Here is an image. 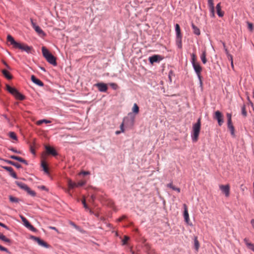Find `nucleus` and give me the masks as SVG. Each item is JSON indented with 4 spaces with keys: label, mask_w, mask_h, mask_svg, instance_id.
Returning a JSON list of instances; mask_svg holds the SVG:
<instances>
[{
    "label": "nucleus",
    "mask_w": 254,
    "mask_h": 254,
    "mask_svg": "<svg viewBox=\"0 0 254 254\" xmlns=\"http://www.w3.org/2000/svg\"><path fill=\"white\" fill-rule=\"evenodd\" d=\"M69 224L73 226L74 228H75L77 230H79V228L78 226H77L74 223H73V222H71V221H70L69 222Z\"/></svg>",
    "instance_id": "a18cd8bd"
},
{
    "label": "nucleus",
    "mask_w": 254,
    "mask_h": 254,
    "mask_svg": "<svg viewBox=\"0 0 254 254\" xmlns=\"http://www.w3.org/2000/svg\"><path fill=\"white\" fill-rule=\"evenodd\" d=\"M201 127L200 118L198 119L197 122L192 126V131L191 133V138L192 142H195L198 140Z\"/></svg>",
    "instance_id": "f257e3e1"
},
{
    "label": "nucleus",
    "mask_w": 254,
    "mask_h": 254,
    "mask_svg": "<svg viewBox=\"0 0 254 254\" xmlns=\"http://www.w3.org/2000/svg\"><path fill=\"white\" fill-rule=\"evenodd\" d=\"M13 166L15 167L17 169H19L22 167L21 165L15 162H14V164H13Z\"/></svg>",
    "instance_id": "8fccbe9b"
},
{
    "label": "nucleus",
    "mask_w": 254,
    "mask_h": 254,
    "mask_svg": "<svg viewBox=\"0 0 254 254\" xmlns=\"http://www.w3.org/2000/svg\"><path fill=\"white\" fill-rule=\"evenodd\" d=\"M2 72L4 76L8 79H11L12 78V76L10 74V73L5 69H3L2 70Z\"/></svg>",
    "instance_id": "bb28decb"
},
{
    "label": "nucleus",
    "mask_w": 254,
    "mask_h": 254,
    "mask_svg": "<svg viewBox=\"0 0 254 254\" xmlns=\"http://www.w3.org/2000/svg\"><path fill=\"white\" fill-rule=\"evenodd\" d=\"M206 52L204 51L201 55L200 56L201 60L203 64H205L206 63L207 60L206 58Z\"/></svg>",
    "instance_id": "a878e982"
},
{
    "label": "nucleus",
    "mask_w": 254,
    "mask_h": 254,
    "mask_svg": "<svg viewBox=\"0 0 254 254\" xmlns=\"http://www.w3.org/2000/svg\"><path fill=\"white\" fill-rule=\"evenodd\" d=\"M227 125H228V128L230 130V132H231V135L233 137H235V128H234V127L233 124H232V123H231L230 124H228Z\"/></svg>",
    "instance_id": "5701e85b"
},
{
    "label": "nucleus",
    "mask_w": 254,
    "mask_h": 254,
    "mask_svg": "<svg viewBox=\"0 0 254 254\" xmlns=\"http://www.w3.org/2000/svg\"><path fill=\"white\" fill-rule=\"evenodd\" d=\"M162 60L163 58L158 55H155L149 58V61L151 64L154 63H158Z\"/></svg>",
    "instance_id": "1a4fd4ad"
},
{
    "label": "nucleus",
    "mask_w": 254,
    "mask_h": 254,
    "mask_svg": "<svg viewBox=\"0 0 254 254\" xmlns=\"http://www.w3.org/2000/svg\"><path fill=\"white\" fill-rule=\"evenodd\" d=\"M214 118L217 120L219 126H221L224 123L223 115L219 111L215 112Z\"/></svg>",
    "instance_id": "423d86ee"
},
{
    "label": "nucleus",
    "mask_w": 254,
    "mask_h": 254,
    "mask_svg": "<svg viewBox=\"0 0 254 254\" xmlns=\"http://www.w3.org/2000/svg\"><path fill=\"white\" fill-rule=\"evenodd\" d=\"M0 250L1 251L5 252H6L7 253H9V252L8 251V250L6 248H4V247L0 246Z\"/></svg>",
    "instance_id": "49530a36"
},
{
    "label": "nucleus",
    "mask_w": 254,
    "mask_h": 254,
    "mask_svg": "<svg viewBox=\"0 0 254 254\" xmlns=\"http://www.w3.org/2000/svg\"><path fill=\"white\" fill-rule=\"evenodd\" d=\"M224 50H225V52L227 56H228L229 55H230V54H229V53L228 52V49L227 48H225Z\"/></svg>",
    "instance_id": "69168bd1"
},
{
    "label": "nucleus",
    "mask_w": 254,
    "mask_h": 254,
    "mask_svg": "<svg viewBox=\"0 0 254 254\" xmlns=\"http://www.w3.org/2000/svg\"><path fill=\"white\" fill-rule=\"evenodd\" d=\"M191 25L193 33L197 36L199 35L200 34V32L199 28L192 23Z\"/></svg>",
    "instance_id": "4be33fe9"
},
{
    "label": "nucleus",
    "mask_w": 254,
    "mask_h": 254,
    "mask_svg": "<svg viewBox=\"0 0 254 254\" xmlns=\"http://www.w3.org/2000/svg\"><path fill=\"white\" fill-rule=\"evenodd\" d=\"M49 229H52V230H55V231H56L57 232H58L57 229L56 227H55L50 226L49 227Z\"/></svg>",
    "instance_id": "680f3d73"
},
{
    "label": "nucleus",
    "mask_w": 254,
    "mask_h": 254,
    "mask_svg": "<svg viewBox=\"0 0 254 254\" xmlns=\"http://www.w3.org/2000/svg\"><path fill=\"white\" fill-rule=\"evenodd\" d=\"M190 56H191L190 62H191V64H196L197 63H196V57L195 54L192 53L190 55Z\"/></svg>",
    "instance_id": "c85d7f7f"
},
{
    "label": "nucleus",
    "mask_w": 254,
    "mask_h": 254,
    "mask_svg": "<svg viewBox=\"0 0 254 254\" xmlns=\"http://www.w3.org/2000/svg\"><path fill=\"white\" fill-rule=\"evenodd\" d=\"M242 110V114L244 116L246 117L247 115V111L246 110V106L245 104H243L241 107Z\"/></svg>",
    "instance_id": "c9c22d12"
},
{
    "label": "nucleus",
    "mask_w": 254,
    "mask_h": 254,
    "mask_svg": "<svg viewBox=\"0 0 254 254\" xmlns=\"http://www.w3.org/2000/svg\"><path fill=\"white\" fill-rule=\"evenodd\" d=\"M9 200L10 201V202H13V203H18L19 201L18 198H17L15 197H14L12 195H9Z\"/></svg>",
    "instance_id": "7c9ffc66"
},
{
    "label": "nucleus",
    "mask_w": 254,
    "mask_h": 254,
    "mask_svg": "<svg viewBox=\"0 0 254 254\" xmlns=\"http://www.w3.org/2000/svg\"><path fill=\"white\" fill-rule=\"evenodd\" d=\"M7 90L12 95H13L17 99L23 100L25 99V97L21 94L14 87H11L8 85H6Z\"/></svg>",
    "instance_id": "7ed1b4c3"
},
{
    "label": "nucleus",
    "mask_w": 254,
    "mask_h": 254,
    "mask_svg": "<svg viewBox=\"0 0 254 254\" xmlns=\"http://www.w3.org/2000/svg\"><path fill=\"white\" fill-rule=\"evenodd\" d=\"M16 157H17V156H15V155H11V156H10V158H11V159H13L16 160Z\"/></svg>",
    "instance_id": "338daca9"
},
{
    "label": "nucleus",
    "mask_w": 254,
    "mask_h": 254,
    "mask_svg": "<svg viewBox=\"0 0 254 254\" xmlns=\"http://www.w3.org/2000/svg\"><path fill=\"white\" fill-rule=\"evenodd\" d=\"M22 159H23L22 158L18 157V156H17L16 158V160H17V161H19L20 162H21Z\"/></svg>",
    "instance_id": "e2e57ef3"
},
{
    "label": "nucleus",
    "mask_w": 254,
    "mask_h": 254,
    "mask_svg": "<svg viewBox=\"0 0 254 254\" xmlns=\"http://www.w3.org/2000/svg\"><path fill=\"white\" fill-rule=\"evenodd\" d=\"M42 168H43V169L44 171L46 174H49V171H48V168H47V166H46V164H45V163H44V162H43V163H42Z\"/></svg>",
    "instance_id": "e433bc0d"
},
{
    "label": "nucleus",
    "mask_w": 254,
    "mask_h": 254,
    "mask_svg": "<svg viewBox=\"0 0 254 254\" xmlns=\"http://www.w3.org/2000/svg\"><path fill=\"white\" fill-rule=\"evenodd\" d=\"M173 182H171V183H170L169 184H167V187L168 188H170V189H172L173 188Z\"/></svg>",
    "instance_id": "4d7b16f0"
},
{
    "label": "nucleus",
    "mask_w": 254,
    "mask_h": 254,
    "mask_svg": "<svg viewBox=\"0 0 254 254\" xmlns=\"http://www.w3.org/2000/svg\"><path fill=\"white\" fill-rule=\"evenodd\" d=\"M30 195L32 196H35L36 195V193L34 191L32 190H30V189L28 187V190H26Z\"/></svg>",
    "instance_id": "58836bf2"
},
{
    "label": "nucleus",
    "mask_w": 254,
    "mask_h": 254,
    "mask_svg": "<svg viewBox=\"0 0 254 254\" xmlns=\"http://www.w3.org/2000/svg\"><path fill=\"white\" fill-rule=\"evenodd\" d=\"M227 118V124H230L232 122V115L230 113H227L226 114Z\"/></svg>",
    "instance_id": "4c0bfd02"
},
{
    "label": "nucleus",
    "mask_w": 254,
    "mask_h": 254,
    "mask_svg": "<svg viewBox=\"0 0 254 254\" xmlns=\"http://www.w3.org/2000/svg\"><path fill=\"white\" fill-rule=\"evenodd\" d=\"M22 163H24V164H25L26 165H28V163L27 162V161L26 160H25V159H23L21 161Z\"/></svg>",
    "instance_id": "052dcab7"
},
{
    "label": "nucleus",
    "mask_w": 254,
    "mask_h": 254,
    "mask_svg": "<svg viewBox=\"0 0 254 254\" xmlns=\"http://www.w3.org/2000/svg\"><path fill=\"white\" fill-rule=\"evenodd\" d=\"M248 28L250 30V31H253V25L252 23H250V22H248Z\"/></svg>",
    "instance_id": "de8ad7c7"
},
{
    "label": "nucleus",
    "mask_w": 254,
    "mask_h": 254,
    "mask_svg": "<svg viewBox=\"0 0 254 254\" xmlns=\"http://www.w3.org/2000/svg\"><path fill=\"white\" fill-rule=\"evenodd\" d=\"M110 85L114 90H116L118 88V85L115 83H111Z\"/></svg>",
    "instance_id": "79ce46f5"
},
{
    "label": "nucleus",
    "mask_w": 254,
    "mask_h": 254,
    "mask_svg": "<svg viewBox=\"0 0 254 254\" xmlns=\"http://www.w3.org/2000/svg\"><path fill=\"white\" fill-rule=\"evenodd\" d=\"M208 5L209 8L210 16L212 18L215 17V15L213 0H208Z\"/></svg>",
    "instance_id": "6e6552de"
},
{
    "label": "nucleus",
    "mask_w": 254,
    "mask_h": 254,
    "mask_svg": "<svg viewBox=\"0 0 254 254\" xmlns=\"http://www.w3.org/2000/svg\"><path fill=\"white\" fill-rule=\"evenodd\" d=\"M194 246L196 250H197L199 247V243L196 238L194 240Z\"/></svg>",
    "instance_id": "37998d69"
},
{
    "label": "nucleus",
    "mask_w": 254,
    "mask_h": 254,
    "mask_svg": "<svg viewBox=\"0 0 254 254\" xmlns=\"http://www.w3.org/2000/svg\"><path fill=\"white\" fill-rule=\"evenodd\" d=\"M175 32L176 34V37H182L181 32V29L180 27V26L178 24H176L175 26Z\"/></svg>",
    "instance_id": "b1692460"
},
{
    "label": "nucleus",
    "mask_w": 254,
    "mask_h": 254,
    "mask_svg": "<svg viewBox=\"0 0 254 254\" xmlns=\"http://www.w3.org/2000/svg\"><path fill=\"white\" fill-rule=\"evenodd\" d=\"M184 217L185 219V222L187 224H189L190 218H189V214L187 210V205L186 204L184 205Z\"/></svg>",
    "instance_id": "f3484780"
},
{
    "label": "nucleus",
    "mask_w": 254,
    "mask_h": 254,
    "mask_svg": "<svg viewBox=\"0 0 254 254\" xmlns=\"http://www.w3.org/2000/svg\"><path fill=\"white\" fill-rule=\"evenodd\" d=\"M46 149L48 153L51 154L53 156H56L57 155L56 151L50 146H46Z\"/></svg>",
    "instance_id": "412c9836"
},
{
    "label": "nucleus",
    "mask_w": 254,
    "mask_h": 254,
    "mask_svg": "<svg viewBox=\"0 0 254 254\" xmlns=\"http://www.w3.org/2000/svg\"><path fill=\"white\" fill-rule=\"evenodd\" d=\"M172 189L174 190L177 191L178 192H180L181 190L179 188H177L175 187L174 186L173 187V188Z\"/></svg>",
    "instance_id": "3c124183"
},
{
    "label": "nucleus",
    "mask_w": 254,
    "mask_h": 254,
    "mask_svg": "<svg viewBox=\"0 0 254 254\" xmlns=\"http://www.w3.org/2000/svg\"><path fill=\"white\" fill-rule=\"evenodd\" d=\"M0 226L5 228L7 230H9V228L6 225H5L4 224L0 222Z\"/></svg>",
    "instance_id": "09e8293b"
},
{
    "label": "nucleus",
    "mask_w": 254,
    "mask_h": 254,
    "mask_svg": "<svg viewBox=\"0 0 254 254\" xmlns=\"http://www.w3.org/2000/svg\"><path fill=\"white\" fill-rule=\"evenodd\" d=\"M39 188L42 190L48 191V190L46 188V187L45 186H41Z\"/></svg>",
    "instance_id": "864d4df0"
},
{
    "label": "nucleus",
    "mask_w": 254,
    "mask_h": 254,
    "mask_svg": "<svg viewBox=\"0 0 254 254\" xmlns=\"http://www.w3.org/2000/svg\"><path fill=\"white\" fill-rule=\"evenodd\" d=\"M24 225L28 229L30 230L31 231L33 232H36V229L32 225L30 224L29 222L27 220H26L25 222L23 223Z\"/></svg>",
    "instance_id": "6ab92c4d"
},
{
    "label": "nucleus",
    "mask_w": 254,
    "mask_h": 254,
    "mask_svg": "<svg viewBox=\"0 0 254 254\" xmlns=\"http://www.w3.org/2000/svg\"><path fill=\"white\" fill-rule=\"evenodd\" d=\"M3 64L6 66V67L8 69L10 68V67L7 65V64L5 62H3Z\"/></svg>",
    "instance_id": "774afa93"
},
{
    "label": "nucleus",
    "mask_w": 254,
    "mask_h": 254,
    "mask_svg": "<svg viewBox=\"0 0 254 254\" xmlns=\"http://www.w3.org/2000/svg\"><path fill=\"white\" fill-rule=\"evenodd\" d=\"M2 168L8 171L10 173V176L13 177L14 179H17V177L16 174V173L14 172L13 169L11 167H8V166H2Z\"/></svg>",
    "instance_id": "4468645a"
},
{
    "label": "nucleus",
    "mask_w": 254,
    "mask_h": 254,
    "mask_svg": "<svg viewBox=\"0 0 254 254\" xmlns=\"http://www.w3.org/2000/svg\"><path fill=\"white\" fill-rule=\"evenodd\" d=\"M7 40L9 42H10V44L12 45L15 48H17V46L19 44V43L15 41L14 38L12 37V36L10 35H8L7 36Z\"/></svg>",
    "instance_id": "ddd939ff"
},
{
    "label": "nucleus",
    "mask_w": 254,
    "mask_h": 254,
    "mask_svg": "<svg viewBox=\"0 0 254 254\" xmlns=\"http://www.w3.org/2000/svg\"><path fill=\"white\" fill-rule=\"evenodd\" d=\"M82 203L83 204V206H84L85 209H89V207H88V206H87V204L86 203V201H85V198H83V199L82 200Z\"/></svg>",
    "instance_id": "a19ab883"
},
{
    "label": "nucleus",
    "mask_w": 254,
    "mask_h": 254,
    "mask_svg": "<svg viewBox=\"0 0 254 254\" xmlns=\"http://www.w3.org/2000/svg\"><path fill=\"white\" fill-rule=\"evenodd\" d=\"M85 184H86V182L81 181V182L78 183L77 184H76V187H81V186H84Z\"/></svg>",
    "instance_id": "c03bdc74"
},
{
    "label": "nucleus",
    "mask_w": 254,
    "mask_h": 254,
    "mask_svg": "<svg viewBox=\"0 0 254 254\" xmlns=\"http://www.w3.org/2000/svg\"><path fill=\"white\" fill-rule=\"evenodd\" d=\"M0 240L6 243H10V239L7 238L5 236H4L3 234L0 235Z\"/></svg>",
    "instance_id": "2f4dec72"
},
{
    "label": "nucleus",
    "mask_w": 254,
    "mask_h": 254,
    "mask_svg": "<svg viewBox=\"0 0 254 254\" xmlns=\"http://www.w3.org/2000/svg\"><path fill=\"white\" fill-rule=\"evenodd\" d=\"M219 189L223 192L226 197H228L230 194V187L228 185H220Z\"/></svg>",
    "instance_id": "9d476101"
},
{
    "label": "nucleus",
    "mask_w": 254,
    "mask_h": 254,
    "mask_svg": "<svg viewBox=\"0 0 254 254\" xmlns=\"http://www.w3.org/2000/svg\"><path fill=\"white\" fill-rule=\"evenodd\" d=\"M9 150L11 151H12V152H13L16 153H18V154L20 153V151H17L16 149H14L13 148H9Z\"/></svg>",
    "instance_id": "603ef678"
},
{
    "label": "nucleus",
    "mask_w": 254,
    "mask_h": 254,
    "mask_svg": "<svg viewBox=\"0 0 254 254\" xmlns=\"http://www.w3.org/2000/svg\"><path fill=\"white\" fill-rule=\"evenodd\" d=\"M9 137L13 140H17V137L15 132L11 131L9 132Z\"/></svg>",
    "instance_id": "473e14b6"
},
{
    "label": "nucleus",
    "mask_w": 254,
    "mask_h": 254,
    "mask_svg": "<svg viewBox=\"0 0 254 254\" xmlns=\"http://www.w3.org/2000/svg\"><path fill=\"white\" fill-rule=\"evenodd\" d=\"M94 86L97 87L98 90L101 92H106L108 89L107 84L103 82L97 83Z\"/></svg>",
    "instance_id": "0eeeda50"
},
{
    "label": "nucleus",
    "mask_w": 254,
    "mask_h": 254,
    "mask_svg": "<svg viewBox=\"0 0 254 254\" xmlns=\"http://www.w3.org/2000/svg\"><path fill=\"white\" fill-rule=\"evenodd\" d=\"M68 185L69 189H73L75 187H77L76 184L72 182L70 180L68 181Z\"/></svg>",
    "instance_id": "f704fd0d"
},
{
    "label": "nucleus",
    "mask_w": 254,
    "mask_h": 254,
    "mask_svg": "<svg viewBox=\"0 0 254 254\" xmlns=\"http://www.w3.org/2000/svg\"><path fill=\"white\" fill-rule=\"evenodd\" d=\"M182 37H179L176 38V45L179 49H182Z\"/></svg>",
    "instance_id": "393cba45"
},
{
    "label": "nucleus",
    "mask_w": 254,
    "mask_h": 254,
    "mask_svg": "<svg viewBox=\"0 0 254 254\" xmlns=\"http://www.w3.org/2000/svg\"><path fill=\"white\" fill-rule=\"evenodd\" d=\"M5 161L7 163H8V164H10V165H12V166H13V164H14V162H13V161H10V160H5Z\"/></svg>",
    "instance_id": "6e6d98bb"
},
{
    "label": "nucleus",
    "mask_w": 254,
    "mask_h": 254,
    "mask_svg": "<svg viewBox=\"0 0 254 254\" xmlns=\"http://www.w3.org/2000/svg\"><path fill=\"white\" fill-rule=\"evenodd\" d=\"M132 112L137 114L139 112V108H138V106H137V105L136 104V103H134L133 104V107H132Z\"/></svg>",
    "instance_id": "c756f323"
},
{
    "label": "nucleus",
    "mask_w": 254,
    "mask_h": 254,
    "mask_svg": "<svg viewBox=\"0 0 254 254\" xmlns=\"http://www.w3.org/2000/svg\"><path fill=\"white\" fill-rule=\"evenodd\" d=\"M32 25L33 27V28L34 29V30H35V31L39 35H41V36H45L46 35V34L45 33V32L41 29V28L37 25L35 23H34L32 21Z\"/></svg>",
    "instance_id": "f8f14e48"
},
{
    "label": "nucleus",
    "mask_w": 254,
    "mask_h": 254,
    "mask_svg": "<svg viewBox=\"0 0 254 254\" xmlns=\"http://www.w3.org/2000/svg\"><path fill=\"white\" fill-rule=\"evenodd\" d=\"M20 218L23 223L25 222L26 220H27V219L23 216H20Z\"/></svg>",
    "instance_id": "13d9d810"
},
{
    "label": "nucleus",
    "mask_w": 254,
    "mask_h": 254,
    "mask_svg": "<svg viewBox=\"0 0 254 254\" xmlns=\"http://www.w3.org/2000/svg\"><path fill=\"white\" fill-rule=\"evenodd\" d=\"M42 52L44 57L49 63L54 66L57 65L56 58L45 47L42 48Z\"/></svg>",
    "instance_id": "f03ea898"
},
{
    "label": "nucleus",
    "mask_w": 254,
    "mask_h": 254,
    "mask_svg": "<svg viewBox=\"0 0 254 254\" xmlns=\"http://www.w3.org/2000/svg\"><path fill=\"white\" fill-rule=\"evenodd\" d=\"M244 241L248 248L254 252V244L249 242V240L247 238H245Z\"/></svg>",
    "instance_id": "a211bd4d"
},
{
    "label": "nucleus",
    "mask_w": 254,
    "mask_h": 254,
    "mask_svg": "<svg viewBox=\"0 0 254 254\" xmlns=\"http://www.w3.org/2000/svg\"><path fill=\"white\" fill-rule=\"evenodd\" d=\"M216 12L218 16L222 17L224 16V12L221 10V3L219 2L216 6Z\"/></svg>",
    "instance_id": "dca6fc26"
},
{
    "label": "nucleus",
    "mask_w": 254,
    "mask_h": 254,
    "mask_svg": "<svg viewBox=\"0 0 254 254\" xmlns=\"http://www.w3.org/2000/svg\"><path fill=\"white\" fill-rule=\"evenodd\" d=\"M129 238L127 236H125L124 239L122 240V245H125L127 244V241L129 240Z\"/></svg>",
    "instance_id": "ea45409f"
},
{
    "label": "nucleus",
    "mask_w": 254,
    "mask_h": 254,
    "mask_svg": "<svg viewBox=\"0 0 254 254\" xmlns=\"http://www.w3.org/2000/svg\"><path fill=\"white\" fill-rule=\"evenodd\" d=\"M17 49H19L23 51H25L27 54H29L31 53V50L32 49V47L28 46L27 45H22L20 43L19 44L18 46L17 47Z\"/></svg>",
    "instance_id": "9b49d317"
},
{
    "label": "nucleus",
    "mask_w": 254,
    "mask_h": 254,
    "mask_svg": "<svg viewBox=\"0 0 254 254\" xmlns=\"http://www.w3.org/2000/svg\"><path fill=\"white\" fill-rule=\"evenodd\" d=\"M80 174H82L83 175H87L90 174V172L88 171H82L80 173Z\"/></svg>",
    "instance_id": "5fc2aeb1"
},
{
    "label": "nucleus",
    "mask_w": 254,
    "mask_h": 254,
    "mask_svg": "<svg viewBox=\"0 0 254 254\" xmlns=\"http://www.w3.org/2000/svg\"><path fill=\"white\" fill-rule=\"evenodd\" d=\"M15 184L21 189L24 190H28V187L27 185H26L25 184L18 182L16 181Z\"/></svg>",
    "instance_id": "aec40b11"
},
{
    "label": "nucleus",
    "mask_w": 254,
    "mask_h": 254,
    "mask_svg": "<svg viewBox=\"0 0 254 254\" xmlns=\"http://www.w3.org/2000/svg\"><path fill=\"white\" fill-rule=\"evenodd\" d=\"M32 81L35 84L39 86L42 87L44 86V83L40 79L37 78L34 75H32L31 77Z\"/></svg>",
    "instance_id": "2eb2a0df"
},
{
    "label": "nucleus",
    "mask_w": 254,
    "mask_h": 254,
    "mask_svg": "<svg viewBox=\"0 0 254 254\" xmlns=\"http://www.w3.org/2000/svg\"><path fill=\"white\" fill-rule=\"evenodd\" d=\"M228 57V58L230 60V61H231V62L232 61H233V56L231 55H229L228 56H227Z\"/></svg>",
    "instance_id": "bf43d9fd"
},
{
    "label": "nucleus",
    "mask_w": 254,
    "mask_h": 254,
    "mask_svg": "<svg viewBox=\"0 0 254 254\" xmlns=\"http://www.w3.org/2000/svg\"><path fill=\"white\" fill-rule=\"evenodd\" d=\"M192 66L193 67V68L196 74H197V76L199 79L200 80V83L201 84V75L200 73L202 70V68L200 66L199 63H196L193 64H192Z\"/></svg>",
    "instance_id": "39448f33"
},
{
    "label": "nucleus",
    "mask_w": 254,
    "mask_h": 254,
    "mask_svg": "<svg viewBox=\"0 0 254 254\" xmlns=\"http://www.w3.org/2000/svg\"><path fill=\"white\" fill-rule=\"evenodd\" d=\"M51 122L49 120H46V119H43V120H39L37 122V124L38 125H40L41 124H42V123H46V124H48V123H50Z\"/></svg>",
    "instance_id": "72a5a7b5"
},
{
    "label": "nucleus",
    "mask_w": 254,
    "mask_h": 254,
    "mask_svg": "<svg viewBox=\"0 0 254 254\" xmlns=\"http://www.w3.org/2000/svg\"><path fill=\"white\" fill-rule=\"evenodd\" d=\"M128 120L129 119L127 117H125L124 118L123 122L120 125V129H121L122 132H124L125 131V129H124V124L126 123V121Z\"/></svg>",
    "instance_id": "cd10ccee"
},
{
    "label": "nucleus",
    "mask_w": 254,
    "mask_h": 254,
    "mask_svg": "<svg viewBox=\"0 0 254 254\" xmlns=\"http://www.w3.org/2000/svg\"><path fill=\"white\" fill-rule=\"evenodd\" d=\"M31 239L36 242L38 245L41 247L47 249L50 247L49 245L46 242L41 240L40 238L32 236H31Z\"/></svg>",
    "instance_id": "20e7f679"
},
{
    "label": "nucleus",
    "mask_w": 254,
    "mask_h": 254,
    "mask_svg": "<svg viewBox=\"0 0 254 254\" xmlns=\"http://www.w3.org/2000/svg\"><path fill=\"white\" fill-rule=\"evenodd\" d=\"M31 152L34 155L35 154V150L32 147H31Z\"/></svg>",
    "instance_id": "0e129e2a"
}]
</instances>
